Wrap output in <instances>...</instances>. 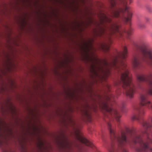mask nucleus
I'll use <instances>...</instances> for the list:
<instances>
[{"label":"nucleus","mask_w":152,"mask_h":152,"mask_svg":"<svg viewBox=\"0 0 152 152\" xmlns=\"http://www.w3.org/2000/svg\"><path fill=\"white\" fill-rule=\"evenodd\" d=\"M83 48L86 53L89 60L91 61V71L96 76H99L101 72L104 74L102 77L107 76L110 73V68H113L121 75L120 80L115 83V86L121 85L125 90L126 95L130 98L133 97L135 88L129 72L126 67V64L124 59L127 56L128 50L126 47L124 46L122 50L115 55L112 58L110 62H107L105 59L101 60L94 56L91 57L88 56V52L90 50L87 45L84 44Z\"/></svg>","instance_id":"f257e3e1"},{"label":"nucleus","mask_w":152,"mask_h":152,"mask_svg":"<svg viewBox=\"0 0 152 152\" xmlns=\"http://www.w3.org/2000/svg\"><path fill=\"white\" fill-rule=\"evenodd\" d=\"M99 17L100 23L101 26L99 31H96L97 35L102 36L107 35L109 36V42L101 44V48L105 52H108L110 48V45L111 43L110 36L114 35L118 38L126 37L131 34L132 29L129 28L128 30L121 29L120 26L117 23L112 22L111 18L106 14L101 12Z\"/></svg>","instance_id":"f03ea898"},{"label":"nucleus","mask_w":152,"mask_h":152,"mask_svg":"<svg viewBox=\"0 0 152 152\" xmlns=\"http://www.w3.org/2000/svg\"><path fill=\"white\" fill-rule=\"evenodd\" d=\"M140 59L152 66V51L148 48L145 45L140 48L133 58L132 64L134 68L139 67L140 64ZM137 79L139 81L147 82L149 87L148 93L152 95V75L147 76L139 75L137 77Z\"/></svg>","instance_id":"7ed1b4c3"},{"label":"nucleus","mask_w":152,"mask_h":152,"mask_svg":"<svg viewBox=\"0 0 152 152\" xmlns=\"http://www.w3.org/2000/svg\"><path fill=\"white\" fill-rule=\"evenodd\" d=\"M112 9V16L119 18L124 22H129L132 14L127 7L126 0H109Z\"/></svg>","instance_id":"20e7f679"},{"label":"nucleus","mask_w":152,"mask_h":152,"mask_svg":"<svg viewBox=\"0 0 152 152\" xmlns=\"http://www.w3.org/2000/svg\"><path fill=\"white\" fill-rule=\"evenodd\" d=\"M103 109L106 112L104 114L105 117L110 119L114 117L118 122H119L121 115L116 110L109 107L107 103L104 104Z\"/></svg>","instance_id":"39448f33"},{"label":"nucleus","mask_w":152,"mask_h":152,"mask_svg":"<svg viewBox=\"0 0 152 152\" xmlns=\"http://www.w3.org/2000/svg\"><path fill=\"white\" fill-rule=\"evenodd\" d=\"M5 136L4 134L0 131V147L3 148V152H15L12 149L6 144V145H4V140H5Z\"/></svg>","instance_id":"423d86ee"},{"label":"nucleus","mask_w":152,"mask_h":152,"mask_svg":"<svg viewBox=\"0 0 152 152\" xmlns=\"http://www.w3.org/2000/svg\"><path fill=\"white\" fill-rule=\"evenodd\" d=\"M61 145L62 147L65 149H69L71 147V143L68 140V138L65 135L63 136L62 140Z\"/></svg>","instance_id":"0eeeda50"},{"label":"nucleus","mask_w":152,"mask_h":152,"mask_svg":"<svg viewBox=\"0 0 152 152\" xmlns=\"http://www.w3.org/2000/svg\"><path fill=\"white\" fill-rule=\"evenodd\" d=\"M63 121L65 123H66L69 125L72 124L74 125L75 124V123L72 119L71 116L66 111H65L64 113Z\"/></svg>","instance_id":"6e6552de"},{"label":"nucleus","mask_w":152,"mask_h":152,"mask_svg":"<svg viewBox=\"0 0 152 152\" xmlns=\"http://www.w3.org/2000/svg\"><path fill=\"white\" fill-rule=\"evenodd\" d=\"M78 139L80 142L84 144L86 146L93 148V145L92 143L85 138L78 135Z\"/></svg>","instance_id":"1a4fd4ad"},{"label":"nucleus","mask_w":152,"mask_h":152,"mask_svg":"<svg viewBox=\"0 0 152 152\" xmlns=\"http://www.w3.org/2000/svg\"><path fill=\"white\" fill-rule=\"evenodd\" d=\"M120 94V92L119 91H117L116 92L115 95L110 94L107 96L106 97L107 100L110 101H113L115 98L117 97V96L119 95Z\"/></svg>","instance_id":"9d476101"},{"label":"nucleus","mask_w":152,"mask_h":152,"mask_svg":"<svg viewBox=\"0 0 152 152\" xmlns=\"http://www.w3.org/2000/svg\"><path fill=\"white\" fill-rule=\"evenodd\" d=\"M110 85L108 83H106L105 84V88L107 89V91H110Z\"/></svg>","instance_id":"9b49d317"},{"label":"nucleus","mask_w":152,"mask_h":152,"mask_svg":"<svg viewBox=\"0 0 152 152\" xmlns=\"http://www.w3.org/2000/svg\"><path fill=\"white\" fill-rule=\"evenodd\" d=\"M4 121L1 119L0 118V129H1L4 124Z\"/></svg>","instance_id":"f8f14e48"},{"label":"nucleus","mask_w":152,"mask_h":152,"mask_svg":"<svg viewBox=\"0 0 152 152\" xmlns=\"http://www.w3.org/2000/svg\"><path fill=\"white\" fill-rule=\"evenodd\" d=\"M59 0H58V3H59Z\"/></svg>","instance_id":"ddd939ff"},{"label":"nucleus","mask_w":152,"mask_h":152,"mask_svg":"<svg viewBox=\"0 0 152 152\" xmlns=\"http://www.w3.org/2000/svg\"><path fill=\"white\" fill-rule=\"evenodd\" d=\"M85 114L86 116L88 117H89V113L87 110H86L85 113Z\"/></svg>","instance_id":"4468645a"},{"label":"nucleus","mask_w":152,"mask_h":152,"mask_svg":"<svg viewBox=\"0 0 152 152\" xmlns=\"http://www.w3.org/2000/svg\"><path fill=\"white\" fill-rule=\"evenodd\" d=\"M59 136H58V142H57V143H58V145H59Z\"/></svg>","instance_id":"2eb2a0df"},{"label":"nucleus","mask_w":152,"mask_h":152,"mask_svg":"<svg viewBox=\"0 0 152 152\" xmlns=\"http://www.w3.org/2000/svg\"><path fill=\"white\" fill-rule=\"evenodd\" d=\"M57 66H58V69L59 67L58 57V65H57Z\"/></svg>","instance_id":"dca6fc26"},{"label":"nucleus","mask_w":152,"mask_h":152,"mask_svg":"<svg viewBox=\"0 0 152 152\" xmlns=\"http://www.w3.org/2000/svg\"><path fill=\"white\" fill-rule=\"evenodd\" d=\"M123 152H128V151H127L125 149L123 148Z\"/></svg>","instance_id":"f3484780"},{"label":"nucleus","mask_w":152,"mask_h":152,"mask_svg":"<svg viewBox=\"0 0 152 152\" xmlns=\"http://www.w3.org/2000/svg\"><path fill=\"white\" fill-rule=\"evenodd\" d=\"M57 114H58V115H59V112H58V113H57Z\"/></svg>","instance_id":"a211bd4d"},{"label":"nucleus","mask_w":152,"mask_h":152,"mask_svg":"<svg viewBox=\"0 0 152 152\" xmlns=\"http://www.w3.org/2000/svg\"><path fill=\"white\" fill-rule=\"evenodd\" d=\"M128 1H129V3L130 4L132 1V0H128Z\"/></svg>","instance_id":"6ab92c4d"},{"label":"nucleus","mask_w":152,"mask_h":152,"mask_svg":"<svg viewBox=\"0 0 152 152\" xmlns=\"http://www.w3.org/2000/svg\"><path fill=\"white\" fill-rule=\"evenodd\" d=\"M90 23H93V21H92V20H90Z\"/></svg>","instance_id":"aec40b11"},{"label":"nucleus","mask_w":152,"mask_h":152,"mask_svg":"<svg viewBox=\"0 0 152 152\" xmlns=\"http://www.w3.org/2000/svg\"><path fill=\"white\" fill-rule=\"evenodd\" d=\"M124 110V108H123L122 109V111H124V110Z\"/></svg>","instance_id":"412c9836"},{"label":"nucleus","mask_w":152,"mask_h":152,"mask_svg":"<svg viewBox=\"0 0 152 152\" xmlns=\"http://www.w3.org/2000/svg\"><path fill=\"white\" fill-rule=\"evenodd\" d=\"M7 129H8V130H9V128H7Z\"/></svg>","instance_id":"4be33fe9"}]
</instances>
